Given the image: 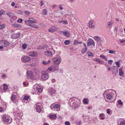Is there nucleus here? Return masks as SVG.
I'll return each instance as SVG.
<instances>
[{
    "label": "nucleus",
    "instance_id": "obj_1",
    "mask_svg": "<svg viewBox=\"0 0 125 125\" xmlns=\"http://www.w3.org/2000/svg\"><path fill=\"white\" fill-rule=\"evenodd\" d=\"M24 21L26 24L35 28H38V27L36 25L32 24L33 23H36V21L34 20L32 18H29V20L26 19Z\"/></svg>",
    "mask_w": 125,
    "mask_h": 125
},
{
    "label": "nucleus",
    "instance_id": "obj_2",
    "mask_svg": "<svg viewBox=\"0 0 125 125\" xmlns=\"http://www.w3.org/2000/svg\"><path fill=\"white\" fill-rule=\"evenodd\" d=\"M68 103L70 106H73L74 108H77L80 106V103H78V102L75 100L73 98L70 99Z\"/></svg>",
    "mask_w": 125,
    "mask_h": 125
},
{
    "label": "nucleus",
    "instance_id": "obj_3",
    "mask_svg": "<svg viewBox=\"0 0 125 125\" xmlns=\"http://www.w3.org/2000/svg\"><path fill=\"white\" fill-rule=\"evenodd\" d=\"M33 88L37 93H40L42 91V87L38 84H35L33 86Z\"/></svg>",
    "mask_w": 125,
    "mask_h": 125
},
{
    "label": "nucleus",
    "instance_id": "obj_4",
    "mask_svg": "<svg viewBox=\"0 0 125 125\" xmlns=\"http://www.w3.org/2000/svg\"><path fill=\"white\" fill-rule=\"evenodd\" d=\"M56 90L52 88H50L48 89V93L51 96L54 95L55 94Z\"/></svg>",
    "mask_w": 125,
    "mask_h": 125
},
{
    "label": "nucleus",
    "instance_id": "obj_5",
    "mask_svg": "<svg viewBox=\"0 0 125 125\" xmlns=\"http://www.w3.org/2000/svg\"><path fill=\"white\" fill-rule=\"evenodd\" d=\"M52 61L54 63L56 64H59L61 61V59L58 57L53 58Z\"/></svg>",
    "mask_w": 125,
    "mask_h": 125
},
{
    "label": "nucleus",
    "instance_id": "obj_6",
    "mask_svg": "<svg viewBox=\"0 0 125 125\" xmlns=\"http://www.w3.org/2000/svg\"><path fill=\"white\" fill-rule=\"evenodd\" d=\"M59 29V28L55 26H52L50 27L48 31H49L51 32H53L57 31Z\"/></svg>",
    "mask_w": 125,
    "mask_h": 125
},
{
    "label": "nucleus",
    "instance_id": "obj_7",
    "mask_svg": "<svg viewBox=\"0 0 125 125\" xmlns=\"http://www.w3.org/2000/svg\"><path fill=\"white\" fill-rule=\"evenodd\" d=\"M49 78L48 74L45 72L42 73L41 75L42 79L44 80H45L48 79Z\"/></svg>",
    "mask_w": 125,
    "mask_h": 125
},
{
    "label": "nucleus",
    "instance_id": "obj_8",
    "mask_svg": "<svg viewBox=\"0 0 125 125\" xmlns=\"http://www.w3.org/2000/svg\"><path fill=\"white\" fill-rule=\"evenodd\" d=\"M18 96V94L16 93H14L12 94L11 100L13 102H15L16 100V96Z\"/></svg>",
    "mask_w": 125,
    "mask_h": 125
},
{
    "label": "nucleus",
    "instance_id": "obj_9",
    "mask_svg": "<svg viewBox=\"0 0 125 125\" xmlns=\"http://www.w3.org/2000/svg\"><path fill=\"white\" fill-rule=\"evenodd\" d=\"M31 59L30 58L27 56L22 57L21 58V61H23L26 62H29L30 60Z\"/></svg>",
    "mask_w": 125,
    "mask_h": 125
},
{
    "label": "nucleus",
    "instance_id": "obj_10",
    "mask_svg": "<svg viewBox=\"0 0 125 125\" xmlns=\"http://www.w3.org/2000/svg\"><path fill=\"white\" fill-rule=\"evenodd\" d=\"M87 45L88 46H92L93 45H95V43L94 41L93 40L88 39L87 41Z\"/></svg>",
    "mask_w": 125,
    "mask_h": 125
},
{
    "label": "nucleus",
    "instance_id": "obj_11",
    "mask_svg": "<svg viewBox=\"0 0 125 125\" xmlns=\"http://www.w3.org/2000/svg\"><path fill=\"white\" fill-rule=\"evenodd\" d=\"M36 106V111L38 113H40L41 111V105L40 104L38 103L36 104L35 106Z\"/></svg>",
    "mask_w": 125,
    "mask_h": 125
},
{
    "label": "nucleus",
    "instance_id": "obj_12",
    "mask_svg": "<svg viewBox=\"0 0 125 125\" xmlns=\"http://www.w3.org/2000/svg\"><path fill=\"white\" fill-rule=\"evenodd\" d=\"M59 104H56L51 105L50 107L52 109H54L55 110H58V109H59Z\"/></svg>",
    "mask_w": 125,
    "mask_h": 125
},
{
    "label": "nucleus",
    "instance_id": "obj_13",
    "mask_svg": "<svg viewBox=\"0 0 125 125\" xmlns=\"http://www.w3.org/2000/svg\"><path fill=\"white\" fill-rule=\"evenodd\" d=\"M1 45L4 47H7L9 46L10 43L7 41H3L1 43Z\"/></svg>",
    "mask_w": 125,
    "mask_h": 125
},
{
    "label": "nucleus",
    "instance_id": "obj_14",
    "mask_svg": "<svg viewBox=\"0 0 125 125\" xmlns=\"http://www.w3.org/2000/svg\"><path fill=\"white\" fill-rule=\"evenodd\" d=\"M105 93V97L106 98L109 100H111L113 97L111 94H107V91H106Z\"/></svg>",
    "mask_w": 125,
    "mask_h": 125
},
{
    "label": "nucleus",
    "instance_id": "obj_15",
    "mask_svg": "<svg viewBox=\"0 0 125 125\" xmlns=\"http://www.w3.org/2000/svg\"><path fill=\"white\" fill-rule=\"evenodd\" d=\"M38 53L35 52H30L29 53V55L31 56L32 57H36L38 55Z\"/></svg>",
    "mask_w": 125,
    "mask_h": 125
},
{
    "label": "nucleus",
    "instance_id": "obj_16",
    "mask_svg": "<svg viewBox=\"0 0 125 125\" xmlns=\"http://www.w3.org/2000/svg\"><path fill=\"white\" fill-rule=\"evenodd\" d=\"M20 35V33H17L12 34L11 36L12 38L14 39H16L19 37Z\"/></svg>",
    "mask_w": 125,
    "mask_h": 125
},
{
    "label": "nucleus",
    "instance_id": "obj_17",
    "mask_svg": "<svg viewBox=\"0 0 125 125\" xmlns=\"http://www.w3.org/2000/svg\"><path fill=\"white\" fill-rule=\"evenodd\" d=\"M27 76L28 78H30L31 79L33 76V73L31 71H28L27 72Z\"/></svg>",
    "mask_w": 125,
    "mask_h": 125
},
{
    "label": "nucleus",
    "instance_id": "obj_18",
    "mask_svg": "<svg viewBox=\"0 0 125 125\" xmlns=\"http://www.w3.org/2000/svg\"><path fill=\"white\" fill-rule=\"evenodd\" d=\"M93 60L95 61L99 62V63L100 64H103V61H102L99 59L95 58Z\"/></svg>",
    "mask_w": 125,
    "mask_h": 125
},
{
    "label": "nucleus",
    "instance_id": "obj_19",
    "mask_svg": "<svg viewBox=\"0 0 125 125\" xmlns=\"http://www.w3.org/2000/svg\"><path fill=\"white\" fill-rule=\"evenodd\" d=\"M2 119L4 121L6 122H8L9 121V119L7 117H6L5 115H4L2 117Z\"/></svg>",
    "mask_w": 125,
    "mask_h": 125
},
{
    "label": "nucleus",
    "instance_id": "obj_20",
    "mask_svg": "<svg viewBox=\"0 0 125 125\" xmlns=\"http://www.w3.org/2000/svg\"><path fill=\"white\" fill-rule=\"evenodd\" d=\"M119 75L120 76H122L124 75V72H123L122 69L121 68L119 69Z\"/></svg>",
    "mask_w": 125,
    "mask_h": 125
},
{
    "label": "nucleus",
    "instance_id": "obj_21",
    "mask_svg": "<svg viewBox=\"0 0 125 125\" xmlns=\"http://www.w3.org/2000/svg\"><path fill=\"white\" fill-rule=\"evenodd\" d=\"M45 54L47 56H50L52 55V53L50 51H46L45 52Z\"/></svg>",
    "mask_w": 125,
    "mask_h": 125
},
{
    "label": "nucleus",
    "instance_id": "obj_22",
    "mask_svg": "<svg viewBox=\"0 0 125 125\" xmlns=\"http://www.w3.org/2000/svg\"><path fill=\"white\" fill-rule=\"evenodd\" d=\"M88 101L86 98H84L83 100V103L85 104H87L88 103Z\"/></svg>",
    "mask_w": 125,
    "mask_h": 125
},
{
    "label": "nucleus",
    "instance_id": "obj_23",
    "mask_svg": "<svg viewBox=\"0 0 125 125\" xmlns=\"http://www.w3.org/2000/svg\"><path fill=\"white\" fill-rule=\"evenodd\" d=\"M87 53L88 56H89L93 57L94 56L93 53L89 51H87Z\"/></svg>",
    "mask_w": 125,
    "mask_h": 125
},
{
    "label": "nucleus",
    "instance_id": "obj_24",
    "mask_svg": "<svg viewBox=\"0 0 125 125\" xmlns=\"http://www.w3.org/2000/svg\"><path fill=\"white\" fill-rule=\"evenodd\" d=\"M58 22L59 23H62L63 24H64L66 25L67 24H68V22L66 20L65 21H59Z\"/></svg>",
    "mask_w": 125,
    "mask_h": 125
},
{
    "label": "nucleus",
    "instance_id": "obj_25",
    "mask_svg": "<svg viewBox=\"0 0 125 125\" xmlns=\"http://www.w3.org/2000/svg\"><path fill=\"white\" fill-rule=\"evenodd\" d=\"M56 115H50L49 116V118L52 119H53L55 118L56 117Z\"/></svg>",
    "mask_w": 125,
    "mask_h": 125
},
{
    "label": "nucleus",
    "instance_id": "obj_26",
    "mask_svg": "<svg viewBox=\"0 0 125 125\" xmlns=\"http://www.w3.org/2000/svg\"><path fill=\"white\" fill-rule=\"evenodd\" d=\"M51 66L52 68L53 71H54L57 69L58 67L56 66L55 65H52Z\"/></svg>",
    "mask_w": 125,
    "mask_h": 125
},
{
    "label": "nucleus",
    "instance_id": "obj_27",
    "mask_svg": "<svg viewBox=\"0 0 125 125\" xmlns=\"http://www.w3.org/2000/svg\"><path fill=\"white\" fill-rule=\"evenodd\" d=\"M64 35L67 37H69L70 36V34L68 31H65Z\"/></svg>",
    "mask_w": 125,
    "mask_h": 125
},
{
    "label": "nucleus",
    "instance_id": "obj_28",
    "mask_svg": "<svg viewBox=\"0 0 125 125\" xmlns=\"http://www.w3.org/2000/svg\"><path fill=\"white\" fill-rule=\"evenodd\" d=\"M100 57L103 59H104L106 61L108 60L107 58L104 55H100Z\"/></svg>",
    "mask_w": 125,
    "mask_h": 125
},
{
    "label": "nucleus",
    "instance_id": "obj_29",
    "mask_svg": "<svg viewBox=\"0 0 125 125\" xmlns=\"http://www.w3.org/2000/svg\"><path fill=\"white\" fill-rule=\"evenodd\" d=\"M99 116L100 118L101 119H103L104 118V114L103 113H101L100 114Z\"/></svg>",
    "mask_w": 125,
    "mask_h": 125
},
{
    "label": "nucleus",
    "instance_id": "obj_30",
    "mask_svg": "<svg viewBox=\"0 0 125 125\" xmlns=\"http://www.w3.org/2000/svg\"><path fill=\"white\" fill-rule=\"evenodd\" d=\"M7 15L11 18H12L13 17V15L10 13H8L6 14Z\"/></svg>",
    "mask_w": 125,
    "mask_h": 125
},
{
    "label": "nucleus",
    "instance_id": "obj_31",
    "mask_svg": "<svg viewBox=\"0 0 125 125\" xmlns=\"http://www.w3.org/2000/svg\"><path fill=\"white\" fill-rule=\"evenodd\" d=\"M50 60L48 61L47 62L46 61H44L42 62V63L44 65H46L50 63Z\"/></svg>",
    "mask_w": 125,
    "mask_h": 125
},
{
    "label": "nucleus",
    "instance_id": "obj_32",
    "mask_svg": "<svg viewBox=\"0 0 125 125\" xmlns=\"http://www.w3.org/2000/svg\"><path fill=\"white\" fill-rule=\"evenodd\" d=\"M12 25L13 26L15 27L20 28L21 27V26L20 25H19L17 24H13Z\"/></svg>",
    "mask_w": 125,
    "mask_h": 125
},
{
    "label": "nucleus",
    "instance_id": "obj_33",
    "mask_svg": "<svg viewBox=\"0 0 125 125\" xmlns=\"http://www.w3.org/2000/svg\"><path fill=\"white\" fill-rule=\"evenodd\" d=\"M47 10L46 9H44L43 10L42 14L43 15H46L47 14Z\"/></svg>",
    "mask_w": 125,
    "mask_h": 125
},
{
    "label": "nucleus",
    "instance_id": "obj_34",
    "mask_svg": "<svg viewBox=\"0 0 125 125\" xmlns=\"http://www.w3.org/2000/svg\"><path fill=\"white\" fill-rule=\"evenodd\" d=\"M87 49V48H86V47H85L84 48L82 49L81 51V52L83 53H84L85 52Z\"/></svg>",
    "mask_w": 125,
    "mask_h": 125
},
{
    "label": "nucleus",
    "instance_id": "obj_35",
    "mask_svg": "<svg viewBox=\"0 0 125 125\" xmlns=\"http://www.w3.org/2000/svg\"><path fill=\"white\" fill-rule=\"evenodd\" d=\"M94 38L95 40L98 41H99L100 40V38L97 36H94Z\"/></svg>",
    "mask_w": 125,
    "mask_h": 125
},
{
    "label": "nucleus",
    "instance_id": "obj_36",
    "mask_svg": "<svg viewBox=\"0 0 125 125\" xmlns=\"http://www.w3.org/2000/svg\"><path fill=\"white\" fill-rule=\"evenodd\" d=\"M70 43V42L69 40H66L64 42V44L66 45H68Z\"/></svg>",
    "mask_w": 125,
    "mask_h": 125
},
{
    "label": "nucleus",
    "instance_id": "obj_37",
    "mask_svg": "<svg viewBox=\"0 0 125 125\" xmlns=\"http://www.w3.org/2000/svg\"><path fill=\"white\" fill-rule=\"evenodd\" d=\"M118 104L120 105L121 106H122L123 105V103L122 102L121 100H119L118 101Z\"/></svg>",
    "mask_w": 125,
    "mask_h": 125
},
{
    "label": "nucleus",
    "instance_id": "obj_38",
    "mask_svg": "<svg viewBox=\"0 0 125 125\" xmlns=\"http://www.w3.org/2000/svg\"><path fill=\"white\" fill-rule=\"evenodd\" d=\"M113 22L112 21H110L109 22L107 23V24L108 25L109 27H110L111 25H112Z\"/></svg>",
    "mask_w": 125,
    "mask_h": 125
},
{
    "label": "nucleus",
    "instance_id": "obj_39",
    "mask_svg": "<svg viewBox=\"0 0 125 125\" xmlns=\"http://www.w3.org/2000/svg\"><path fill=\"white\" fill-rule=\"evenodd\" d=\"M29 98V97L28 96H25L24 97L23 99L24 100H28Z\"/></svg>",
    "mask_w": 125,
    "mask_h": 125
},
{
    "label": "nucleus",
    "instance_id": "obj_40",
    "mask_svg": "<svg viewBox=\"0 0 125 125\" xmlns=\"http://www.w3.org/2000/svg\"><path fill=\"white\" fill-rule=\"evenodd\" d=\"M5 27V25L3 24L2 25H0V29H3Z\"/></svg>",
    "mask_w": 125,
    "mask_h": 125
},
{
    "label": "nucleus",
    "instance_id": "obj_41",
    "mask_svg": "<svg viewBox=\"0 0 125 125\" xmlns=\"http://www.w3.org/2000/svg\"><path fill=\"white\" fill-rule=\"evenodd\" d=\"M119 42L121 43H123L125 42V39H120L119 40Z\"/></svg>",
    "mask_w": 125,
    "mask_h": 125
},
{
    "label": "nucleus",
    "instance_id": "obj_42",
    "mask_svg": "<svg viewBox=\"0 0 125 125\" xmlns=\"http://www.w3.org/2000/svg\"><path fill=\"white\" fill-rule=\"evenodd\" d=\"M27 44H23L22 46L23 48L24 49H25L27 47Z\"/></svg>",
    "mask_w": 125,
    "mask_h": 125
},
{
    "label": "nucleus",
    "instance_id": "obj_43",
    "mask_svg": "<svg viewBox=\"0 0 125 125\" xmlns=\"http://www.w3.org/2000/svg\"><path fill=\"white\" fill-rule=\"evenodd\" d=\"M115 52L113 50H110L109 51V53L111 54H114Z\"/></svg>",
    "mask_w": 125,
    "mask_h": 125
},
{
    "label": "nucleus",
    "instance_id": "obj_44",
    "mask_svg": "<svg viewBox=\"0 0 125 125\" xmlns=\"http://www.w3.org/2000/svg\"><path fill=\"white\" fill-rule=\"evenodd\" d=\"M120 125H125V121H123L120 123Z\"/></svg>",
    "mask_w": 125,
    "mask_h": 125
},
{
    "label": "nucleus",
    "instance_id": "obj_45",
    "mask_svg": "<svg viewBox=\"0 0 125 125\" xmlns=\"http://www.w3.org/2000/svg\"><path fill=\"white\" fill-rule=\"evenodd\" d=\"M3 87V89L4 90H6L7 88V86L6 84H4Z\"/></svg>",
    "mask_w": 125,
    "mask_h": 125
},
{
    "label": "nucleus",
    "instance_id": "obj_46",
    "mask_svg": "<svg viewBox=\"0 0 125 125\" xmlns=\"http://www.w3.org/2000/svg\"><path fill=\"white\" fill-rule=\"evenodd\" d=\"M113 62V61L112 60H109L108 61V63L109 64L111 65L112 63Z\"/></svg>",
    "mask_w": 125,
    "mask_h": 125
},
{
    "label": "nucleus",
    "instance_id": "obj_47",
    "mask_svg": "<svg viewBox=\"0 0 125 125\" xmlns=\"http://www.w3.org/2000/svg\"><path fill=\"white\" fill-rule=\"evenodd\" d=\"M24 13L25 14L27 15H29L30 14V12L28 11H25Z\"/></svg>",
    "mask_w": 125,
    "mask_h": 125
},
{
    "label": "nucleus",
    "instance_id": "obj_48",
    "mask_svg": "<svg viewBox=\"0 0 125 125\" xmlns=\"http://www.w3.org/2000/svg\"><path fill=\"white\" fill-rule=\"evenodd\" d=\"M18 13L19 14H20L21 15H22L23 13V12L22 11H21V10H18Z\"/></svg>",
    "mask_w": 125,
    "mask_h": 125
},
{
    "label": "nucleus",
    "instance_id": "obj_49",
    "mask_svg": "<svg viewBox=\"0 0 125 125\" xmlns=\"http://www.w3.org/2000/svg\"><path fill=\"white\" fill-rule=\"evenodd\" d=\"M22 21V20L21 19H19L17 21L18 22L21 23Z\"/></svg>",
    "mask_w": 125,
    "mask_h": 125
},
{
    "label": "nucleus",
    "instance_id": "obj_50",
    "mask_svg": "<svg viewBox=\"0 0 125 125\" xmlns=\"http://www.w3.org/2000/svg\"><path fill=\"white\" fill-rule=\"evenodd\" d=\"M115 63L116 65L118 67H120L119 62H116Z\"/></svg>",
    "mask_w": 125,
    "mask_h": 125
},
{
    "label": "nucleus",
    "instance_id": "obj_51",
    "mask_svg": "<svg viewBox=\"0 0 125 125\" xmlns=\"http://www.w3.org/2000/svg\"><path fill=\"white\" fill-rule=\"evenodd\" d=\"M4 13V11L3 10L0 11V16H1Z\"/></svg>",
    "mask_w": 125,
    "mask_h": 125
},
{
    "label": "nucleus",
    "instance_id": "obj_52",
    "mask_svg": "<svg viewBox=\"0 0 125 125\" xmlns=\"http://www.w3.org/2000/svg\"><path fill=\"white\" fill-rule=\"evenodd\" d=\"M81 124V121H78L76 122V124L77 125H80Z\"/></svg>",
    "mask_w": 125,
    "mask_h": 125
},
{
    "label": "nucleus",
    "instance_id": "obj_53",
    "mask_svg": "<svg viewBox=\"0 0 125 125\" xmlns=\"http://www.w3.org/2000/svg\"><path fill=\"white\" fill-rule=\"evenodd\" d=\"M51 70L52 71V66H51L50 67L48 68L47 70L48 71H51Z\"/></svg>",
    "mask_w": 125,
    "mask_h": 125
},
{
    "label": "nucleus",
    "instance_id": "obj_54",
    "mask_svg": "<svg viewBox=\"0 0 125 125\" xmlns=\"http://www.w3.org/2000/svg\"><path fill=\"white\" fill-rule=\"evenodd\" d=\"M65 125H70V123L69 122L66 121L65 122Z\"/></svg>",
    "mask_w": 125,
    "mask_h": 125
},
{
    "label": "nucleus",
    "instance_id": "obj_55",
    "mask_svg": "<svg viewBox=\"0 0 125 125\" xmlns=\"http://www.w3.org/2000/svg\"><path fill=\"white\" fill-rule=\"evenodd\" d=\"M23 84L24 86H26L28 85V83L26 82H24Z\"/></svg>",
    "mask_w": 125,
    "mask_h": 125
},
{
    "label": "nucleus",
    "instance_id": "obj_56",
    "mask_svg": "<svg viewBox=\"0 0 125 125\" xmlns=\"http://www.w3.org/2000/svg\"><path fill=\"white\" fill-rule=\"evenodd\" d=\"M34 73L36 74H37L38 72V70L36 69H34Z\"/></svg>",
    "mask_w": 125,
    "mask_h": 125
},
{
    "label": "nucleus",
    "instance_id": "obj_57",
    "mask_svg": "<svg viewBox=\"0 0 125 125\" xmlns=\"http://www.w3.org/2000/svg\"><path fill=\"white\" fill-rule=\"evenodd\" d=\"M78 42L77 40H75L74 42L73 43L74 44H78Z\"/></svg>",
    "mask_w": 125,
    "mask_h": 125
},
{
    "label": "nucleus",
    "instance_id": "obj_58",
    "mask_svg": "<svg viewBox=\"0 0 125 125\" xmlns=\"http://www.w3.org/2000/svg\"><path fill=\"white\" fill-rule=\"evenodd\" d=\"M4 110L3 108L1 107H0V112H1L3 111Z\"/></svg>",
    "mask_w": 125,
    "mask_h": 125
},
{
    "label": "nucleus",
    "instance_id": "obj_59",
    "mask_svg": "<svg viewBox=\"0 0 125 125\" xmlns=\"http://www.w3.org/2000/svg\"><path fill=\"white\" fill-rule=\"evenodd\" d=\"M107 114H110V110L109 109H107Z\"/></svg>",
    "mask_w": 125,
    "mask_h": 125
},
{
    "label": "nucleus",
    "instance_id": "obj_60",
    "mask_svg": "<svg viewBox=\"0 0 125 125\" xmlns=\"http://www.w3.org/2000/svg\"><path fill=\"white\" fill-rule=\"evenodd\" d=\"M92 21H91L89 22V25H92Z\"/></svg>",
    "mask_w": 125,
    "mask_h": 125
},
{
    "label": "nucleus",
    "instance_id": "obj_61",
    "mask_svg": "<svg viewBox=\"0 0 125 125\" xmlns=\"http://www.w3.org/2000/svg\"><path fill=\"white\" fill-rule=\"evenodd\" d=\"M61 5H59V8L61 10H62L63 9V8L62 7H61Z\"/></svg>",
    "mask_w": 125,
    "mask_h": 125
},
{
    "label": "nucleus",
    "instance_id": "obj_62",
    "mask_svg": "<svg viewBox=\"0 0 125 125\" xmlns=\"http://www.w3.org/2000/svg\"><path fill=\"white\" fill-rule=\"evenodd\" d=\"M65 31H60V33L61 34H63L64 35V33Z\"/></svg>",
    "mask_w": 125,
    "mask_h": 125
},
{
    "label": "nucleus",
    "instance_id": "obj_63",
    "mask_svg": "<svg viewBox=\"0 0 125 125\" xmlns=\"http://www.w3.org/2000/svg\"><path fill=\"white\" fill-rule=\"evenodd\" d=\"M41 3L40 5L41 6H42L44 4V3L43 2V1H41L40 3Z\"/></svg>",
    "mask_w": 125,
    "mask_h": 125
},
{
    "label": "nucleus",
    "instance_id": "obj_64",
    "mask_svg": "<svg viewBox=\"0 0 125 125\" xmlns=\"http://www.w3.org/2000/svg\"><path fill=\"white\" fill-rule=\"evenodd\" d=\"M51 81L53 83H54L56 81L55 79H52Z\"/></svg>",
    "mask_w": 125,
    "mask_h": 125
}]
</instances>
